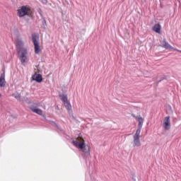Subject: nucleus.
Listing matches in <instances>:
<instances>
[{
    "mask_svg": "<svg viewBox=\"0 0 181 181\" xmlns=\"http://www.w3.org/2000/svg\"><path fill=\"white\" fill-rule=\"evenodd\" d=\"M72 144L78 148V149H84L86 148V143L85 142H78V141H73Z\"/></svg>",
    "mask_w": 181,
    "mask_h": 181,
    "instance_id": "39448f33",
    "label": "nucleus"
},
{
    "mask_svg": "<svg viewBox=\"0 0 181 181\" xmlns=\"http://www.w3.org/2000/svg\"><path fill=\"white\" fill-rule=\"evenodd\" d=\"M163 127L166 131L170 129V116L165 117Z\"/></svg>",
    "mask_w": 181,
    "mask_h": 181,
    "instance_id": "20e7f679",
    "label": "nucleus"
},
{
    "mask_svg": "<svg viewBox=\"0 0 181 181\" xmlns=\"http://www.w3.org/2000/svg\"><path fill=\"white\" fill-rule=\"evenodd\" d=\"M161 28H162V27L160 26V24L156 23L153 27V32H156V33H160Z\"/></svg>",
    "mask_w": 181,
    "mask_h": 181,
    "instance_id": "9b49d317",
    "label": "nucleus"
},
{
    "mask_svg": "<svg viewBox=\"0 0 181 181\" xmlns=\"http://www.w3.org/2000/svg\"><path fill=\"white\" fill-rule=\"evenodd\" d=\"M23 41L21 40H16V47L18 59L21 62L22 64H23V63H26L28 60V49L23 47Z\"/></svg>",
    "mask_w": 181,
    "mask_h": 181,
    "instance_id": "f257e3e1",
    "label": "nucleus"
},
{
    "mask_svg": "<svg viewBox=\"0 0 181 181\" xmlns=\"http://www.w3.org/2000/svg\"><path fill=\"white\" fill-rule=\"evenodd\" d=\"M173 50H175L176 52H179L180 53H181V50H179L176 48L173 49Z\"/></svg>",
    "mask_w": 181,
    "mask_h": 181,
    "instance_id": "5701e85b",
    "label": "nucleus"
},
{
    "mask_svg": "<svg viewBox=\"0 0 181 181\" xmlns=\"http://www.w3.org/2000/svg\"><path fill=\"white\" fill-rule=\"evenodd\" d=\"M44 117V118L46 119V117H45V115H42Z\"/></svg>",
    "mask_w": 181,
    "mask_h": 181,
    "instance_id": "b1692460",
    "label": "nucleus"
},
{
    "mask_svg": "<svg viewBox=\"0 0 181 181\" xmlns=\"http://www.w3.org/2000/svg\"><path fill=\"white\" fill-rule=\"evenodd\" d=\"M32 78L34 81H36V83H42L43 81V77L42 76V74H35L32 76Z\"/></svg>",
    "mask_w": 181,
    "mask_h": 181,
    "instance_id": "423d86ee",
    "label": "nucleus"
},
{
    "mask_svg": "<svg viewBox=\"0 0 181 181\" xmlns=\"http://www.w3.org/2000/svg\"><path fill=\"white\" fill-rule=\"evenodd\" d=\"M161 47H164V49H166L167 50L169 49H175L172 45H170L169 42L166 41V39H164L161 42Z\"/></svg>",
    "mask_w": 181,
    "mask_h": 181,
    "instance_id": "0eeeda50",
    "label": "nucleus"
},
{
    "mask_svg": "<svg viewBox=\"0 0 181 181\" xmlns=\"http://www.w3.org/2000/svg\"><path fill=\"white\" fill-rule=\"evenodd\" d=\"M81 151L83 153H84L85 156H90V147L88 146H85Z\"/></svg>",
    "mask_w": 181,
    "mask_h": 181,
    "instance_id": "9d476101",
    "label": "nucleus"
},
{
    "mask_svg": "<svg viewBox=\"0 0 181 181\" xmlns=\"http://www.w3.org/2000/svg\"><path fill=\"white\" fill-rule=\"evenodd\" d=\"M45 1L44 2H47V1H46V0H44Z\"/></svg>",
    "mask_w": 181,
    "mask_h": 181,
    "instance_id": "393cba45",
    "label": "nucleus"
},
{
    "mask_svg": "<svg viewBox=\"0 0 181 181\" xmlns=\"http://www.w3.org/2000/svg\"><path fill=\"white\" fill-rule=\"evenodd\" d=\"M5 86V72L1 74L0 76V87H4Z\"/></svg>",
    "mask_w": 181,
    "mask_h": 181,
    "instance_id": "f8f14e48",
    "label": "nucleus"
},
{
    "mask_svg": "<svg viewBox=\"0 0 181 181\" xmlns=\"http://www.w3.org/2000/svg\"><path fill=\"white\" fill-rule=\"evenodd\" d=\"M166 79V76H163V78H161L160 80L158 81L157 84H159V83H160V81H162L163 80H165Z\"/></svg>",
    "mask_w": 181,
    "mask_h": 181,
    "instance_id": "412c9836",
    "label": "nucleus"
},
{
    "mask_svg": "<svg viewBox=\"0 0 181 181\" xmlns=\"http://www.w3.org/2000/svg\"><path fill=\"white\" fill-rule=\"evenodd\" d=\"M134 141H133V146L135 148V146H141V141L139 140L140 136H133Z\"/></svg>",
    "mask_w": 181,
    "mask_h": 181,
    "instance_id": "6e6552de",
    "label": "nucleus"
},
{
    "mask_svg": "<svg viewBox=\"0 0 181 181\" xmlns=\"http://www.w3.org/2000/svg\"><path fill=\"white\" fill-rule=\"evenodd\" d=\"M30 111L33 112H35V114H37L38 115H43V111L39 108H33L32 107H29Z\"/></svg>",
    "mask_w": 181,
    "mask_h": 181,
    "instance_id": "1a4fd4ad",
    "label": "nucleus"
},
{
    "mask_svg": "<svg viewBox=\"0 0 181 181\" xmlns=\"http://www.w3.org/2000/svg\"><path fill=\"white\" fill-rule=\"evenodd\" d=\"M59 98H61V100L64 104V103H67L69 101V98H67V95L59 94Z\"/></svg>",
    "mask_w": 181,
    "mask_h": 181,
    "instance_id": "ddd939ff",
    "label": "nucleus"
},
{
    "mask_svg": "<svg viewBox=\"0 0 181 181\" xmlns=\"http://www.w3.org/2000/svg\"><path fill=\"white\" fill-rule=\"evenodd\" d=\"M38 13L40 14V16H41V18H42V19H43V14L42 13V9H40L39 11H38Z\"/></svg>",
    "mask_w": 181,
    "mask_h": 181,
    "instance_id": "aec40b11",
    "label": "nucleus"
},
{
    "mask_svg": "<svg viewBox=\"0 0 181 181\" xmlns=\"http://www.w3.org/2000/svg\"><path fill=\"white\" fill-rule=\"evenodd\" d=\"M137 121L139 122L138 127L140 128H142L143 125H144V118H142L141 117H139L137 119Z\"/></svg>",
    "mask_w": 181,
    "mask_h": 181,
    "instance_id": "2eb2a0df",
    "label": "nucleus"
},
{
    "mask_svg": "<svg viewBox=\"0 0 181 181\" xmlns=\"http://www.w3.org/2000/svg\"><path fill=\"white\" fill-rule=\"evenodd\" d=\"M132 117H134V118H135V119H137V120H138V118H139V117L135 116L134 115H132Z\"/></svg>",
    "mask_w": 181,
    "mask_h": 181,
    "instance_id": "4be33fe9",
    "label": "nucleus"
},
{
    "mask_svg": "<svg viewBox=\"0 0 181 181\" xmlns=\"http://www.w3.org/2000/svg\"><path fill=\"white\" fill-rule=\"evenodd\" d=\"M33 42L34 45L35 54H39L40 52V45H39V35L36 34L32 35Z\"/></svg>",
    "mask_w": 181,
    "mask_h": 181,
    "instance_id": "f03ea898",
    "label": "nucleus"
},
{
    "mask_svg": "<svg viewBox=\"0 0 181 181\" xmlns=\"http://www.w3.org/2000/svg\"><path fill=\"white\" fill-rule=\"evenodd\" d=\"M13 97H14V98H16V100H17L18 101H19L21 103V100L22 99V98H21V93H15L13 94Z\"/></svg>",
    "mask_w": 181,
    "mask_h": 181,
    "instance_id": "dca6fc26",
    "label": "nucleus"
},
{
    "mask_svg": "<svg viewBox=\"0 0 181 181\" xmlns=\"http://www.w3.org/2000/svg\"><path fill=\"white\" fill-rule=\"evenodd\" d=\"M0 97H2V95H1V93H0Z\"/></svg>",
    "mask_w": 181,
    "mask_h": 181,
    "instance_id": "bb28decb",
    "label": "nucleus"
},
{
    "mask_svg": "<svg viewBox=\"0 0 181 181\" xmlns=\"http://www.w3.org/2000/svg\"><path fill=\"white\" fill-rule=\"evenodd\" d=\"M20 103H25V104H31L32 103V102L30 101V99H29L26 96L21 98Z\"/></svg>",
    "mask_w": 181,
    "mask_h": 181,
    "instance_id": "4468645a",
    "label": "nucleus"
},
{
    "mask_svg": "<svg viewBox=\"0 0 181 181\" xmlns=\"http://www.w3.org/2000/svg\"><path fill=\"white\" fill-rule=\"evenodd\" d=\"M141 129H142V127H139L135 133V134L134 135V136H140V134H141Z\"/></svg>",
    "mask_w": 181,
    "mask_h": 181,
    "instance_id": "6ab92c4d",
    "label": "nucleus"
},
{
    "mask_svg": "<svg viewBox=\"0 0 181 181\" xmlns=\"http://www.w3.org/2000/svg\"><path fill=\"white\" fill-rule=\"evenodd\" d=\"M45 1L44 2H47V1H46V0H44Z\"/></svg>",
    "mask_w": 181,
    "mask_h": 181,
    "instance_id": "a878e982",
    "label": "nucleus"
},
{
    "mask_svg": "<svg viewBox=\"0 0 181 181\" xmlns=\"http://www.w3.org/2000/svg\"><path fill=\"white\" fill-rule=\"evenodd\" d=\"M64 105H65V108H66L68 111H70V110H71V104H70V102H69V100L67 102H65Z\"/></svg>",
    "mask_w": 181,
    "mask_h": 181,
    "instance_id": "f3484780",
    "label": "nucleus"
},
{
    "mask_svg": "<svg viewBox=\"0 0 181 181\" xmlns=\"http://www.w3.org/2000/svg\"><path fill=\"white\" fill-rule=\"evenodd\" d=\"M18 16L19 18H23V16H30L29 14V11H28V7L26 6H23L20 9L18 10L17 13Z\"/></svg>",
    "mask_w": 181,
    "mask_h": 181,
    "instance_id": "7ed1b4c3",
    "label": "nucleus"
},
{
    "mask_svg": "<svg viewBox=\"0 0 181 181\" xmlns=\"http://www.w3.org/2000/svg\"><path fill=\"white\" fill-rule=\"evenodd\" d=\"M42 25L43 27V29H46V26H47V23H46V19H45V17H42Z\"/></svg>",
    "mask_w": 181,
    "mask_h": 181,
    "instance_id": "a211bd4d",
    "label": "nucleus"
}]
</instances>
